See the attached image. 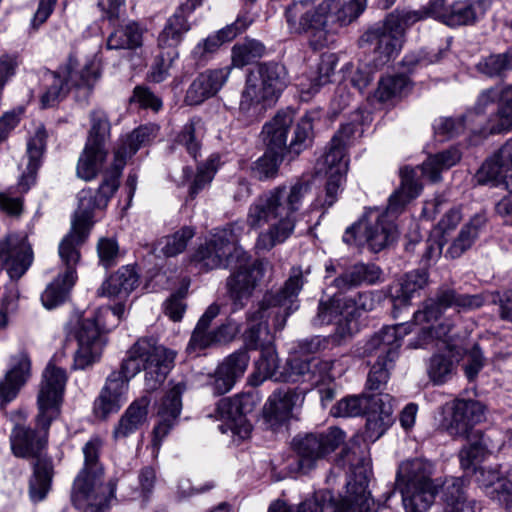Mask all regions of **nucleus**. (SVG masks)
Wrapping results in <instances>:
<instances>
[{
    "label": "nucleus",
    "instance_id": "15",
    "mask_svg": "<svg viewBox=\"0 0 512 512\" xmlns=\"http://www.w3.org/2000/svg\"><path fill=\"white\" fill-rule=\"evenodd\" d=\"M344 441L345 432L338 427L296 435L291 441V448L297 456L298 470L303 474L309 473Z\"/></svg>",
    "mask_w": 512,
    "mask_h": 512
},
{
    "label": "nucleus",
    "instance_id": "50",
    "mask_svg": "<svg viewBox=\"0 0 512 512\" xmlns=\"http://www.w3.org/2000/svg\"><path fill=\"white\" fill-rule=\"evenodd\" d=\"M375 411L368 412L366 420V436L370 440H377L384 434L391 424V406L384 402L383 397L379 401Z\"/></svg>",
    "mask_w": 512,
    "mask_h": 512
},
{
    "label": "nucleus",
    "instance_id": "10",
    "mask_svg": "<svg viewBox=\"0 0 512 512\" xmlns=\"http://www.w3.org/2000/svg\"><path fill=\"white\" fill-rule=\"evenodd\" d=\"M380 275L381 269L375 264L357 263L334 278L330 287L335 288L337 292L327 299L319 300L317 313L312 319L313 326L329 325L345 316L346 308L341 295L362 283L374 284Z\"/></svg>",
    "mask_w": 512,
    "mask_h": 512
},
{
    "label": "nucleus",
    "instance_id": "39",
    "mask_svg": "<svg viewBox=\"0 0 512 512\" xmlns=\"http://www.w3.org/2000/svg\"><path fill=\"white\" fill-rule=\"evenodd\" d=\"M381 394L349 395L339 400L332 408L334 417H359L368 412L375 411L379 404Z\"/></svg>",
    "mask_w": 512,
    "mask_h": 512
},
{
    "label": "nucleus",
    "instance_id": "25",
    "mask_svg": "<svg viewBox=\"0 0 512 512\" xmlns=\"http://www.w3.org/2000/svg\"><path fill=\"white\" fill-rule=\"evenodd\" d=\"M332 362L319 358L289 359L283 370L279 372V379L290 383H308L311 387L323 383L330 378Z\"/></svg>",
    "mask_w": 512,
    "mask_h": 512
},
{
    "label": "nucleus",
    "instance_id": "29",
    "mask_svg": "<svg viewBox=\"0 0 512 512\" xmlns=\"http://www.w3.org/2000/svg\"><path fill=\"white\" fill-rule=\"evenodd\" d=\"M426 14L449 27L473 25L482 14L480 7L468 1L432 0L426 7Z\"/></svg>",
    "mask_w": 512,
    "mask_h": 512
},
{
    "label": "nucleus",
    "instance_id": "48",
    "mask_svg": "<svg viewBox=\"0 0 512 512\" xmlns=\"http://www.w3.org/2000/svg\"><path fill=\"white\" fill-rule=\"evenodd\" d=\"M463 437L467 438L469 445L461 449L459 453L460 463L462 468L469 469L475 460L483 457L492 447L490 439L480 430H475V432H471Z\"/></svg>",
    "mask_w": 512,
    "mask_h": 512
},
{
    "label": "nucleus",
    "instance_id": "43",
    "mask_svg": "<svg viewBox=\"0 0 512 512\" xmlns=\"http://www.w3.org/2000/svg\"><path fill=\"white\" fill-rule=\"evenodd\" d=\"M107 153V148L85 144L76 167L78 177L86 181L94 179L102 169Z\"/></svg>",
    "mask_w": 512,
    "mask_h": 512
},
{
    "label": "nucleus",
    "instance_id": "23",
    "mask_svg": "<svg viewBox=\"0 0 512 512\" xmlns=\"http://www.w3.org/2000/svg\"><path fill=\"white\" fill-rule=\"evenodd\" d=\"M257 405V398L251 393H243L234 397L221 399L216 408L217 417L227 421L228 428L241 438H247L252 425L247 415L252 413Z\"/></svg>",
    "mask_w": 512,
    "mask_h": 512
},
{
    "label": "nucleus",
    "instance_id": "7",
    "mask_svg": "<svg viewBox=\"0 0 512 512\" xmlns=\"http://www.w3.org/2000/svg\"><path fill=\"white\" fill-rule=\"evenodd\" d=\"M317 113L308 112L295 124L291 110L278 112L271 121L263 126L261 136L269 153L299 155L311 146L314 133L313 121Z\"/></svg>",
    "mask_w": 512,
    "mask_h": 512
},
{
    "label": "nucleus",
    "instance_id": "49",
    "mask_svg": "<svg viewBox=\"0 0 512 512\" xmlns=\"http://www.w3.org/2000/svg\"><path fill=\"white\" fill-rule=\"evenodd\" d=\"M463 437L467 438L469 445L461 449L459 453L460 463L462 468L469 469L475 460L483 457L492 447L490 439L480 430H475V432H471Z\"/></svg>",
    "mask_w": 512,
    "mask_h": 512
},
{
    "label": "nucleus",
    "instance_id": "37",
    "mask_svg": "<svg viewBox=\"0 0 512 512\" xmlns=\"http://www.w3.org/2000/svg\"><path fill=\"white\" fill-rule=\"evenodd\" d=\"M12 367L0 381V409L13 401L30 377L31 362L27 354L12 358Z\"/></svg>",
    "mask_w": 512,
    "mask_h": 512
},
{
    "label": "nucleus",
    "instance_id": "46",
    "mask_svg": "<svg viewBox=\"0 0 512 512\" xmlns=\"http://www.w3.org/2000/svg\"><path fill=\"white\" fill-rule=\"evenodd\" d=\"M509 171V164L505 163V161L498 156L497 151L484 161L477 170L474 178L480 185L491 184L492 186H498L504 183V178Z\"/></svg>",
    "mask_w": 512,
    "mask_h": 512
},
{
    "label": "nucleus",
    "instance_id": "45",
    "mask_svg": "<svg viewBox=\"0 0 512 512\" xmlns=\"http://www.w3.org/2000/svg\"><path fill=\"white\" fill-rule=\"evenodd\" d=\"M329 5L331 21L346 26L355 21L365 10L367 0H325Z\"/></svg>",
    "mask_w": 512,
    "mask_h": 512
},
{
    "label": "nucleus",
    "instance_id": "32",
    "mask_svg": "<svg viewBox=\"0 0 512 512\" xmlns=\"http://www.w3.org/2000/svg\"><path fill=\"white\" fill-rule=\"evenodd\" d=\"M183 383H178L172 387L161 399L158 410V423L153 429V446L158 448L162 439L176 424L181 413L182 400L181 396L185 390Z\"/></svg>",
    "mask_w": 512,
    "mask_h": 512
},
{
    "label": "nucleus",
    "instance_id": "26",
    "mask_svg": "<svg viewBox=\"0 0 512 512\" xmlns=\"http://www.w3.org/2000/svg\"><path fill=\"white\" fill-rule=\"evenodd\" d=\"M359 45L366 53L373 55L375 67L383 66L400 49L402 40L400 36L390 31L384 21L381 26L368 29L359 39Z\"/></svg>",
    "mask_w": 512,
    "mask_h": 512
},
{
    "label": "nucleus",
    "instance_id": "11",
    "mask_svg": "<svg viewBox=\"0 0 512 512\" xmlns=\"http://www.w3.org/2000/svg\"><path fill=\"white\" fill-rule=\"evenodd\" d=\"M124 312L125 304L120 302L113 307L99 308L93 317L79 320L75 329L78 349L74 355L73 369L84 370L100 360L107 344V329L102 320L109 314L119 319Z\"/></svg>",
    "mask_w": 512,
    "mask_h": 512
},
{
    "label": "nucleus",
    "instance_id": "57",
    "mask_svg": "<svg viewBox=\"0 0 512 512\" xmlns=\"http://www.w3.org/2000/svg\"><path fill=\"white\" fill-rule=\"evenodd\" d=\"M408 82V78L402 74L382 77L375 96L381 102L388 101L399 96L408 86Z\"/></svg>",
    "mask_w": 512,
    "mask_h": 512
},
{
    "label": "nucleus",
    "instance_id": "42",
    "mask_svg": "<svg viewBox=\"0 0 512 512\" xmlns=\"http://www.w3.org/2000/svg\"><path fill=\"white\" fill-rule=\"evenodd\" d=\"M267 100L269 99L246 81L240 97L238 119L247 124L258 121L266 111L265 101Z\"/></svg>",
    "mask_w": 512,
    "mask_h": 512
},
{
    "label": "nucleus",
    "instance_id": "58",
    "mask_svg": "<svg viewBox=\"0 0 512 512\" xmlns=\"http://www.w3.org/2000/svg\"><path fill=\"white\" fill-rule=\"evenodd\" d=\"M512 69V51L485 57L477 64V70L489 77L501 76L506 70Z\"/></svg>",
    "mask_w": 512,
    "mask_h": 512
},
{
    "label": "nucleus",
    "instance_id": "2",
    "mask_svg": "<svg viewBox=\"0 0 512 512\" xmlns=\"http://www.w3.org/2000/svg\"><path fill=\"white\" fill-rule=\"evenodd\" d=\"M311 191L309 181H297L290 187L278 186L258 196L250 205L246 223L251 229L269 224L266 231L258 235L255 248L269 251L283 243L295 227V213Z\"/></svg>",
    "mask_w": 512,
    "mask_h": 512
},
{
    "label": "nucleus",
    "instance_id": "52",
    "mask_svg": "<svg viewBox=\"0 0 512 512\" xmlns=\"http://www.w3.org/2000/svg\"><path fill=\"white\" fill-rule=\"evenodd\" d=\"M194 235L195 231L193 228L188 226L182 227L174 234L160 240L156 249H159L165 257L176 256L186 249L188 242Z\"/></svg>",
    "mask_w": 512,
    "mask_h": 512
},
{
    "label": "nucleus",
    "instance_id": "33",
    "mask_svg": "<svg viewBox=\"0 0 512 512\" xmlns=\"http://www.w3.org/2000/svg\"><path fill=\"white\" fill-rule=\"evenodd\" d=\"M231 69V66H226L199 74L187 89L185 102L188 105H199L215 96L227 81Z\"/></svg>",
    "mask_w": 512,
    "mask_h": 512
},
{
    "label": "nucleus",
    "instance_id": "63",
    "mask_svg": "<svg viewBox=\"0 0 512 512\" xmlns=\"http://www.w3.org/2000/svg\"><path fill=\"white\" fill-rule=\"evenodd\" d=\"M157 131V125L148 123L130 132V156L135 154L140 148L149 145L156 137Z\"/></svg>",
    "mask_w": 512,
    "mask_h": 512
},
{
    "label": "nucleus",
    "instance_id": "24",
    "mask_svg": "<svg viewBox=\"0 0 512 512\" xmlns=\"http://www.w3.org/2000/svg\"><path fill=\"white\" fill-rule=\"evenodd\" d=\"M442 426L453 437L468 435L484 418V406L475 400H455L446 406Z\"/></svg>",
    "mask_w": 512,
    "mask_h": 512
},
{
    "label": "nucleus",
    "instance_id": "41",
    "mask_svg": "<svg viewBox=\"0 0 512 512\" xmlns=\"http://www.w3.org/2000/svg\"><path fill=\"white\" fill-rule=\"evenodd\" d=\"M331 502L330 491H319L297 505H290L282 500L273 502L268 512H337Z\"/></svg>",
    "mask_w": 512,
    "mask_h": 512
},
{
    "label": "nucleus",
    "instance_id": "55",
    "mask_svg": "<svg viewBox=\"0 0 512 512\" xmlns=\"http://www.w3.org/2000/svg\"><path fill=\"white\" fill-rule=\"evenodd\" d=\"M424 17H430L426 14V8L422 11L395 10L388 14L384 21L390 31L396 32L402 40L405 30Z\"/></svg>",
    "mask_w": 512,
    "mask_h": 512
},
{
    "label": "nucleus",
    "instance_id": "53",
    "mask_svg": "<svg viewBox=\"0 0 512 512\" xmlns=\"http://www.w3.org/2000/svg\"><path fill=\"white\" fill-rule=\"evenodd\" d=\"M456 365L450 355L435 354L428 364L427 372L430 380L441 385L450 380L455 373Z\"/></svg>",
    "mask_w": 512,
    "mask_h": 512
},
{
    "label": "nucleus",
    "instance_id": "5",
    "mask_svg": "<svg viewBox=\"0 0 512 512\" xmlns=\"http://www.w3.org/2000/svg\"><path fill=\"white\" fill-rule=\"evenodd\" d=\"M127 148L123 143L114 152V160L105 173L104 179L96 191L82 189L78 194V208L74 212L71 229L62 239L68 246L78 249L86 242L94 225V210L107 206L110 198L119 188V179L126 165Z\"/></svg>",
    "mask_w": 512,
    "mask_h": 512
},
{
    "label": "nucleus",
    "instance_id": "35",
    "mask_svg": "<svg viewBox=\"0 0 512 512\" xmlns=\"http://www.w3.org/2000/svg\"><path fill=\"white\" fill-rule=\"evenodd\" d=\"M47 139V130L41 125L27 143L28 163L18 182L19 191L22 193H26L36 183L37 173L46 152Z\"/></svg>",
    "mask_w": 512,
    "mask_h": 512
},
{
    "label": "nucleus",
    "instance_id": "47",
    "mask_svg": "<svg viewBox=\"0 0 512 512\" xmlns=\"http://www.w3.org/2000/svg\"><path fill=\"white\" fill-rule=\"evenodd\" d=\"M385 298L386 294L381 290L362 291L353 296L343 297V305L346 313L354 317L361 312L374 310Z\"/></svg>",
    "mask_w": 512,
    "mask_h": 512
},
{
    "label": "nucleus",
    "instance_id": "9",
    "mask_svg": "<svg viewBox=\"0 0 512 512\" xmlns=\"http://www.w3.org/2000/svg\"><path fill=\"white\" fill-rule=\"evenodd\" d=\"M432 474L433 465L424 459L415 458L400 464L396 488L406 512H425L432 505L439 488Z\"/></svg>",
    "mask_w": 512,
    "mask_h": 512
},
{
    "label": "nucleus",
    "instance_id": "36",
    "mask_svg": "<svg viewBox=\"0 0 512 512\" xmlns=\"http://www.w3.org/2000/svg\"><path fill=\"white\" fill-rule=\"evenodd\" d=\"M428 284V272L424 269H417L406 273L397 283L389 288V297L393 305L392 314L398 318L401 308L410 304V300Z\"/></svg>",
    "mask_w": 512,
    "mask_h": 512
},
{
    "label": "nucleus",
    "instance_id": "54",
    "mask_svg": "<svg viewBox=\"0 0 512 512\" xmlns=\"http://www.w3.org/2000/svg\"><path fill=\"white\" fill-rule=\"evenodd\" d=\"M91 128L85 144L106 148L110 136V122L105 112L94 110L90 114Z\"/></svg>",
    "mask_w": 512,
    "mask_h": 512
},
{
    "label": "nucleus",
    "instance_id": "1",
    "mask_svg": "<svg viewBox=\"0 0 512 512\" xmlns=\"http://www.w3.org/2000/svg\"><path fill=\"white\" fill-rule=\"evenodd\" d=\"M67 382L65 369L49 363L42 374L37 396L38 413L34 428L15 424L9 436L12 454L21 459H34L29 479V496L34 503L43 501L51 489L53 461L47 456L49 430L61 413Z\"/></svg>",
    "mask_w": 512,
    "mask_h": 512
},
{
    "label": "nucleus",
    "instance_id": "8",
    "mask_svg": "<svg viewBox=\"0 0 512 512\" xmlns=\"http://www.w3.org/2000/svg\"><path fill=\"white\" fill-rule=\"evenodd\" d=\"M47 76L50 83L40 97V105L43 109L56 107L72 88L76 89V101L87 103L100 74L92 62L79 69L77 58L70 55L65 65L60 66L56 71L49 72Z\"/></svg>",
    "mask_w": 512,
    "mask_h": 512
},
{
    "label": "nucleus",
    "instance_id": "64",
    "mask_svg": "<svg viewBox=\"0 0 512 512\" xmlns=\"http://www.w3.org/2000/svg\"><path fill=\"white\" fill-rule=\"evenodd\" d=\"M284 159L283 155L269 153L265 150L264 155L258 159L255 171L258 173L259 179H270L277 175L280 164Z\"/></svg>",
    "mask_w": 512,
    "mask_h": 512
},
{
    "label": "nucleus",
    "instance_id": "59",
    "mask_svg": "<svg viewBox=\"0 0 512 512\" xmlns=\"http://www.w3.org/2000/svg\"><path fill=\"white\" fill-rule=\"evenodd\" d=\"M128 265H122L114 274L110 275L98 290L100 296L115 297L122 292L127 293Z\"/></svg>",
    "mask_w": 512,
    "mask_h": 512
},
{
    "label": "nucleus",
    "instance_id": "14",
    "mask_svg": "<svg viewBox=\"0 0 512 512\" xmlns=\"http://www.w3.org/2000/svg\"><path fill=\"white\" fill-rule=\"evenodd\" d=\"M242 230L241 224L233 223L216 232L194 254L193 261L196 266L204 271L232 267L236 259H241L244 256V250L238 246Z\"/></svg>",
    "mask_w": 512,
    "mask_h": 512
},
{
    "label": "nucleus",
    "instance_id": "3",
    "mask_svg": "<svg viewBox=\"0 0 512 512\" xmlns=\"http://www.w3.org/2000/svg\"><path fill=\"white\" fill-rule=\"evenodd\" d=\"M400 174L401 186L390 196L386 214L378 215L374 223L360 220L348 227L343 236L345 243L356 246L367 244L372 252L377 253L395 241L397 228L394 222L388 219V215L400 212L422 189V185L415 179L414 169L406 167Z\"/></svg>",
    "mask_w": 512,
    "mask_h": 512
},
{
    "label": "nucleus",
    "instance_id": "34",
    "mask_svg": "<svg viewBox=\"0 0 512 512\" xmlns=\"http://www.w3.org/2000/svg\"><path fill=\"white\" fill-rule=\"evenodd\" d=\"M201 2L202 0H187L168 19L158 36V46L161 50H176L184 35L190 30L186 14L191 13Z\"/></svg>",
    "mask_w": 512,
    "mask_h": 512
},
{
    "label": "nucleus",
    "instance_id": "19",
    "mask_svg": "<svg viewBox=\"0 0 512 512\" xmlns=\"http://www.w3.org/2000/svg\"><path fill=\"white\" fill-rule=\"evenodd\" d=\"M481 294H459L455 289L440 287L433 298L424 302L423 309L413 313L416 323L437 321L448 308L473 310L484 304Z\"/></svg>",
    "mask_w": 512,
    "mask_h": 512
},
{
    "label": "nucleus",
    "instance_id": "61",
    "mask_svg": "<svg viewBox=\"0 0 512 512\" xmlns=\"http://www.w3.org/2000/svg\"><path fill=\"white\" fill-rule=\"evenodd\" d=\"M130 104H136L141 109H150L158 112L162 108V100L149 87L137 85L130 97Z\"/></svg>",
    "mask_w": 512,
    "mask_h": 512
},
{
    "label": "nucleus",
    "instance_id": "30",
    "mask_svg": "<svg viewBox=\"0 0 512 512\" xmlns=\"http://www.w3.org/2000/svg\"><path fill=\"white\" fill-rule=\"evenodd\" d=\"M246 81L266 98L273 99L286 87L288 73L280 63H260L249 71Z\"/></svg>",
    "mask_w": 512,
    "mask_h": 512
},
{
    "label": "nucleus",
    "instance_id": "4",
    "mask_svg": "<svg viewBox=\"0 0 512 512\" xmlns=\"http://www.w3.org/2000/svg\"><path fill=\"white\" fill-rule=\"evenodd\" d=\"M103 442L100 437L90 438L84 445V466L74 479L71 500L86 512H107L115 499L116 480L104 481V468L99 462Z\"/></svg>",
    "mask_w": 512,
    "mask_h": 512
},
{
    "label": "nucleus",
    "instance_id": "18",
    "mask_svg": "<svg viewBox=\"0 0 512 512\" xmlns=\"http://www.w3.org/2000/svg\"><path fill=\"white\" fill-rule=\"evenodd\" d=\"M58 250L65 269L58 274L41 295V301L48 309H53L63 304L69 298L70 292L78 278L76 266L81 257L80 251L69 247L67 240L60 242Z\"/></svg>",
    "mask_w": 512,
    "mask_h": 512
},
{
    "label": "nucleus",
    "instance_id": "28",
    "mask_svg": "<svg viewBox=\"0 0 512 512\" xmlns=\"http://www.w3.org/2000/svg\"><path fill=\"white\" fill-rule=\"evenodd\" d=\"M337 141V138L331 139L329 149L323 156V164L328 168L329 177L325 185L324 198L318 196L314 204L315 207L328 208L337 200L342 176L347 170V161L344 160L346 148Z\"/></svg>",
    "mask_w": 512,
    "mask_h": 512
},
{
    "label": "nucleus",
    "instance_id": "21",
    "mask_svg": "<svg viewBox=\"0 0 512 512\" xmlns=\"http://www.w3.org/2000/svg\"><path fill=\"white\" fill-rule=\"evenodd\" d=\"M236 270L227 278L226 286L233 303V311L242 309L262 277V263L254 261L250 263L249 255L244 251L241 259L233 263Z\"/></svg>",
    "mask_w": 512,
    "mask_h": 512
},
{
    "label": "nucleus",
    "instance_id": "56",
    "mask_svg": "<svg viewBox=\"0 0 512 512\" xmlns=\"http://www.w3.org/2000/svg\"><path fill=\"white\" fill-rule=\"evenodd\" d=\"M219 308L215 305L208 307L199 319L188 344V349H204L208 347L210 332L208 329L212 320L218 315Z\"/></svg>",
    "mask_w": 512,
    "mask_h": 512
},
{
    "label": "nucleus",
    "instance_id": "38",
    "mask_svg": "<svg viewBox=\"0 0 512 512\" xmlns=\"http://www.w3.org/2000/svg\"><path fill=\"white\" fill-rule=\"evenodd\" d=\"M442 512H480L481 507L474 499H469L462 478H452L443 484Z\"/></svg>",
    "mask_w": 512,
    "mask_h": 512
},
{
    "label": "nucleus",
    "instance_id": "27",
    "mask_svg": "<svg viewBox=\"0 0 512 512\" xmlns=\"http://www.w3.org/2000/svg\"><path fill=\"white\" fill-rule=\"evenodd\" d=\"M304 401V391L298 388H279L268 398L263 407V419L268 428L277 430L291 417L295 408Z\"/></svg>",
    "mask_w": 512,
    "mask_h": 512
},
{
    "label": "nucleus",
    "instance_id": "31",
    "mask_svg": "<svg viewBox=\"0 0 512 512\" xmlns=\"http://www.w3.org/2000/svg\"><path fill=\"white\" fill-rule=\"evenodd\" d=\"M249 359L246 349H240L226 357L211 376L209 386L213 393L223 395L229 392L236 381L244 375Z\"/></svg>",
    "mask_w": 512,
    "mask_h": 512
},
{
    "label": "nucleus",
    "instance_id": "13",
    "mask_svg": "<svg viewBox=\"0 0 512 512\" xmlns=\"http://www.w3.org/2000/svg\"><path fill=\"white\" fill-rule=\"evenodd\" d=\"M405 324L387 326L375 333L365 344L363 354L366 357H376L368 374L367 388L378 391L386 384L389 370L398 357L401 338L406 334Z\"/></svg>",
    "mask_w": 512,
    "mask_h": 512
},
{
    "label": "nucleus",
    "instance_id": "16",
    "mask_svg": "<svg viewBox=\"0 0 512 512\" xmlns=\"http://www.w3.org/2000/svg\"><path fill=\"white\" fill-rule=\"evenodd\" d=\"M337 462L343 467L348 466L351 472L345 497L355 502L359 512H376L370 507V494L367 491L370 459L366 450L357 442H350L341 450Z\"/></svg>",
    "mask_w": 512,
    "mask_h": 512
},
{
    "label": "nucleus",
    "instance_id": "6",
    "mask_svg": "<svg viewBox=\"0 0 512 512\" xmlns=\"http://www.w3.org/2000/svg\"><path fill=\"white\" fill-rule=\"evenodd\" d=\"M304 272L299 267L291 269L288 279L283 287L276 292H268L259 303L257 310L250 312L247 316V329L244 333L245 342L249 348L258 349L272 344L273 337L270 335L267 317L270 310L282 309L284 317L297 310L298 296L306 283ZM285 318L277 326L281 329L284 326Z\"/></svg>",
    "mask_w": 512,
    "mask_h": 512
},
{
    "label": "nucleus",
    "instance_id": "51",
    "mask_svg": "<svg viewBox=\"0 0 512 512\" xmlns=\"http://www.w3.org/2000/svg\"><path fill=\"white\" fill-rule=\"evenodd\" d=\"M265 52V46L254 39L237 43L232 48V65L234 67L242 68L256 59L263 57Z\"/></svg>",
    "mask_w": 512,
    "mask_h": 512
},
{
    "label": "nucleus",
    "instance_id": "40",
    "mask_svg": "<svg viewBox=\"0 0 512 512\" xmlns=\"http://www.w3.org/2000/svg\"><path fill=\"white\" fill-rule=\"evenodd\" d=\"M473 476L474 481L487 497L506 506L508 495L507 479H504L497 469L475 467Z\"/></svg>",
    "mask_w": 512,
    "mask_h": 512
},
{
    "label": "nucleus",
    "instance_id": "22",
    "mask_svg": "<svg viewBox=\"0 0 512 512\" xmlns=\"http://www.w3.org/2000/svg\"><path fill=\"white\" fill-rule=\"evenodd\" d=\"M32 262L33 250L26 235L12 233L0 240V270L11 280L20 279Z\"/></svg>",
    "mask_w": 512,
    "mask_h": 512
},
{
    "label": "nucleus",
    "instance_id": "62",
    "mask_svg": "<svg viewBox=\"0 0 512 512\" xmlns=\"http://www.w3.org/2000/svg\"><path fill=\"white\" fill-rule=\"evenodd\" d=\"M99 264L105 269L115 266L119 257V246L114 238H100L97 243Z\"/></svg>",
    "mask_w": 512,
    "mask_h": 512
},
{
    "label": "nucleus",
    "instance_id": "12",
    "mask_svg": "<svg viewBox=\"0 0 512 512\" xmlns=\"http://www.w3.org/2000/svg\"><path fill=\"white\" fill-rule=\"evenodd\" d=\"M329 5L323 0L314 6L311 0L295 1L285 9V18L291 33L304 35L313 50L328 45L331 16Z\"/></svg>",
    "mask_w": 512,
    "mask_h": 512
},
{
    "label": "nucleus",
    "instance_id": "17",
    "mask_svg": "<svg viewBox=\"0 0 512 512\" xmlns=\"http://www.w3.org/2000/svg\"><path fill=\"white\" fill-rule=\"evenodd\" d=\"M175 356V352L156 345L152 339L142 338L130 348V363L141 362L147 391L160 387L173 367Z\"/></svg>",
    "mask_w": 512,
    "mask_h": 512
},
{
    "label": "nucleus",
    "instance_id": "20",
    "mask_svg": "<svg viewBox=\"0 0 512 512\" xmlns=\"http://www.w3.org/2000/svg\"><path fill=\"white\" fill-rule=\"evenodd\" d=\"M128 388V359L121 362L120 370L111 372L95 398L92 407L94 417L106 421L121 409Z\"/></svg>",
    "mask_w": 512,
    "mask_h": 512
},
{
    "label": "nucleus",
    "instance_id": "60",
    "mask_svg": "<svg viewBox=\"0 0 512 512\" xmlns=\"http://www.w3.org/2000/svg\"><path fill=\"white\" fill-rule=\"evenodd\" d=\"M512 129V107L499 106L497 111L490 115L483 133L500 134Z\"/></svg>",
    "mask_w": 512,
    "mask_h": 512
},
{
    "label": "nucleus",
    "instance_id": "44",
    "mask_svg": "<svg viewBox=\"0 0 512 512\" xmlns=\"http://www.w3.org/2000/svg\"><path fill=\"white\" fill-rule=\"evenodd\" d=\"M461 159V154L457 148H450L429 156L421 165V173L431 182H437L441 179V172L454 166Z\"/></svg>",
    "mask_w": 512,
    "mask_h": 512
}]
</instances>
